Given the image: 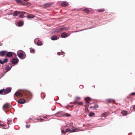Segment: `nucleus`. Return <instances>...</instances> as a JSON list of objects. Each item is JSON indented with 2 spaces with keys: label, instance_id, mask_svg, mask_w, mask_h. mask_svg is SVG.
<instances>
[{
  "label": "nucleus",
  "instance_id": "obj_10",
  "mask_svg": "<svg viewBox=\"0 0 135 135\" xmlns=\"http://www.w3.org/2000/svg\"><path fill=\"white\" fill-rule=\"evenodd\" d=\"M25 99H21L18 100V103L21 104H23L25 102Z\"/></svg>",
  "mask_w": 135,
  "mask_h": 135
},
{
  "label": "nucleus",
  "instance_id": "obj_36",
  "mask_svg": "<svg viewBox=\"0 0 135 135\" xmlns=\"http://www.w3.org/2000/svg\"><path fill=\"white\" fill-rule=\"evenodd\" d=\"M132 108L134 110H135V105L133 106V107L131 108V109L132 110Z\"/></svg>",
  "mask_w": 135,
  "mask_h": 135
},
{
  "label": "nucleus",
  "instance_id": "obj_17",
  "mask_svg": "<svg viewBox=\"0 0 135 135\" xmlns=\"http://www.w3.org/2000/svg\"><path fill=\"white\" fill-rule=\"evenodd\" d=\"M68 4L67 2H63L61 4V6L63 7H65Z\"/></svg>",
  "mask_w": 135,
  "mask_h": 135
},
{
  "label": "nucleus",
  "instance_id": "obj_3",
  "mask_svg": "<svg viewBox=\"0 0 135 135\" xmlns=\"http://www.w3.org/2000/svg\"><path fill=\"white\" fill-rule=\"evenodd\" d=\"M10 104L8 103H5L4 105H3V109H7L10 108Z\"/></svg>",
  "mask_w": 135,
  "mask_h": 135
},
{
  "label": "nucleus",
  "instance_id": "obj_12",
  "mask_svg": "<svg viewBox=\"0 0 135 135\" xmlns=\"http://www.w3.org/2000/svg\"><path fill=\"white\" fill-rule=\"evenodd\" d=\"M66 131V133L67 132H70V133L72 132H75V131L74 129H73V130H71L69 128H68L67 129H66L65 130Z\"/></svg>",
  "mask_w": 135,
  "mask_h": 135
},
{
  "label": "nucleus",
  "instance_id": "obj_13",
  "mask_svg": "<svg viewBox=\"0 0 135 135\" xmlns=\"http://www.w3.org/2000/svg\"><path fill=\"white\" fill-rule=\"evenodd\" d=\"M98 107L99 106L97 104H95L94 106H90V108H93L94 109H95L98 108Z\"/></svg>",
  "mask_w": 135,
  "mask_h": 135
},
{
  "label": "nucleus",
  "instance_id": "obj_53",
  "mask_svg": "<svg viewBox=\"0 0 135 135\" xmlns=\"http://www.w3.org/2000/svg\"><path fill=\"white\" fill-rule=\"evenodd\" d=\"M1 122L0 121V122Z\"/></svg>",
  "mask_w": 135,
  "mask_h": 135
},
{
  "label": "nucleus",
  "instance_id": "obj_39",
  "mask_svg": "<svg viewBox=\"0 0 135 135\" xmlns=\"http://www.w3.org/2000/svg\"><path fill=\"white\" fill-rule=\"evenodd\" d=\"M30 127V126L28 125H26V127L27 128H29Z\"/></svg>",
  "mask_w": 135,
  "mask_h": 135
},
{
  "label": "nucleus",
  "instance_id": "obj_26",
  "mask_svg": "<svg viewBox=\"0 0 135 135\" xmlns=\"http://www.w3.org/2000/svg\"><path fill=\"white\" fill-rule=\"evenodd\" d=\"M7 124L8 125H9L10 124H11V123L12 122V120H9V119H8L7 120Z\"/></svg>",
  "mask_w": 135,
  "mask_h": 135
},
{
  "label": "nucleus",
  "instance_id": "obj_37",
  "mask_svg": "<svg viewBox=\"0 0 135 135\" xmlns=\"http://www.w3.org/2000/svg\"><path fill=\"white\" fill-rule=\"evenodd\" d=\"M16 1L18 3H22V1L20 0H16Z\"/></svg>",
  "mask_w": 135,
  "mask_h": 135
},
{
  "label": "nucleus",
  "instance_id": "obj_43",
  "mask_svg": "<svg viewBox=\"0 0 135 135\" xmlns=\"http://www.w3.org/2000/svg\"><path fill=\"white\" fill-rule=\"evenodd\" d=\"M131 94L132 95H135V93H132Z\"/></svg>",
  "mask_w": 135,
  "mask_h": 135
},
{
  "label": "nucleus",
  "instance_id": "obj_5",
  "mask_svg": "<svg viewBox=\"0 0 135 135\" xmlns=\"http://www.w3.org/2000/svg\"><path fill=\"white\" fill-rule=\"evenodd\" d=\"M26 13L24 12H20V15H19V17L21 18H22L24 17V15Z\"/></svg>",
  "mask_w": 135,
  "mask_h": 135
},
{
  "label": "nucleus",
  "instance_id": "obj_1",
  "mask_svg": "<svg viewBox=\"0 0 135 135\" xmlns=\"http://www.w3.org/2000/svg\"><path fill=\"white\" fill-rule=\"evenodd\" d=\"M15 95L18 98L22 97L23 98L27 99L30 97L31 94L28 91L24 90L21 93L17 91L15 93Z\"/></svg>",
  "mask_w": 135,
  "mask_h": 135
},
{
  "label": "nucleus",
  "instance_id": "obj_22",
  "mask_svg": "<svg viewBox=\"0 0 135 135\" xmlns=\"http://www.w3.org/2000/svg\"><path fill=\"white\" fill-rule=\"evenodd\" d=\"M11 67L12 66L10 67L9 66H7L6 67L5 69L7 70V71H8L10 70Z\"/></svg>",
  "mask_w": 135,
  "mask_h": 135
},
{
  "label": "nucleus",
  "instance_id": "obj_46",
  "mask_svg": "<svg viewBox=\"0 0 135 135\" xmlns=\"http://www.w3.org/2000/svg\"><path fill=\"white\" fill-rule=\"evenodd\" d=\"M57 54L59 55H60V52H58L57 53Z\"/></svg>",
  "mask_w": 135,
  "mask_h": 135
},
{
  "label": "nucleus",
  "instance_id": "obj_11",
  "mask_svg": "<svg viewBox=\"0 0 135 135\" xmlns=\"http://www.w3.org/2000/svg\"><path fill=\"white\" fill-rule=\"evenodd\" d=\"M20 12L15 11L12 13V15L13 16H17L20 13Z\"/></svg>",
  "mask_w": 135,
  "mask_h": 135
},
{
  "label": "nucleus",
  "instance_id": "obj_29",
  "mask_svg": "<svg viewBox=\"0 0 135 135\" xmlns=\"http://www.w3.org/2000/svg\"><path fill=\"white\" fill-rule=\"evenodd\" d=\"M95 115V114L93 112L90 113L89 114V116L90 117H92Z\"/></svg>",
  "mask_w": 135,
  "mask_h": 135
},
{
  "label": "nucleus",
  "instance_id": "obj_51",
  "mask_svg": "<svg viewBox=\"0 0 135 135\" xmlns=\"http://www.w3.org/2000/svg\"><path fill=\"white\" fill-rule=\"evenodd\" d=\"M1 122L0 121V122Z\"/></svg>",
  "mask_w": 135,
  "mask_h": 135
},
{
  "label": "nucleus",
  "instance_id": "obj_7",
  "mask_svg": "<svg viewBox=\"0 0 135 135\" xmlns=\"http://www.w3.org/2000/svg\"><path fill=\"white\" fill-rule=\"evenodd\" d=\"M68 33L63 32L61 33V36L62 37L65 38L68 36Z\"/></svg>",
  "mask_w": 135,
  "mask_h": 135
},
{
  "label": "nucleus",
  "instance_id": "obj_42",
  "mask_svg": "<svg viewBox=\"0 0 135 135\" xmlns=\"http://www.w3.org/2000/svg\"><path fill=\"white\" fill-rule=\"evenodd\" d=\"M4 126V125H3V124H2L0 123V126L3 127Z\"/></svg>",
  "mask_w": 135,
  "mask_h": 135
},
{
  "label": "nucleus",
  "instance_id": "obj_18",
  "mask_svg": "<svg viewBox=\"0 0 135 135\" xmlns=\"http://www.w3.org/2000/svg\"><path fill=\"white\" fill-rule=\"evenodd\" d=\"M121 114L123 116L126 115L127 114V112L126 111L123 110L121 112Z\"/></svg>",
  "mask_w": 135,
  "mask_h": 135
},
{
  "label": "nucleus",
  "instance_id": "obj_32",
  "mask_svg": "<svg viewBox=\"0 0 135 135\" xmlns=\"http://www.w3.org/2000/svg\"><path fill=\"white\" fill-rule=\"evenodd\" d=\"M8 59H4L3 62L4 63L7 62L8 61Z\"/></svg>",
  "mask_w": 135,
  "mask_h": 135
},
{
  "label": "nucleus",
  "instance_id": "obj_44",
  "mask_svg": "<svg viewBox=\"0 0 135 135\" xmlns=\"http://www.w3.org/2000/svg\"><path fill=\"white\" fill-rule=\"evenodd\" d=\"M47 117V116H45L43 117L44 118H46Z\"/></svg>",
  "mask_w": 135,
  "mask_h": 135
},
{
  "label": "nucleus",
  "instance_id": "obj_21",
  "mask_svg": "<svg viewBox=\"0 0 135 135\" xmlns=\"http://www.w3.org/2000/svg\"><path fill=\"white\" fill-rule=\"evenodd\" d=\"M51 40H55L57 39V37L56 36H53L51 37Z\"/></svg>",
  "mask_w": 135,
  "mask_h": 135
},
{
  "label": "nucleus",
  "instance_id": "obj_16",
  "mask_svg": "<svg viewBox=\"0 0 135 135\" xmlns=\"http://www.w3.org/2000/svg\"><path fill=\"white\" fill-rule=\"evenodd\" d=\"M27 17L28 18H33L35 16L32 14H30L27 15Z\"/></svg>",
  "mask_w": 135,
  "mask_h": 135
},
{
  "label": "nucleus",
  "instance_id": "obj_25",
  "mask_svg": "<svg viewBox=\"0 0 135 135\" xmlns=\"http://www.w3.org/2000/svg\"><path fill=\"white\" fill-rule=\"evenodd\" d=\"M37 45H38L40 46L42 45V42L39 40H37Z\"/></svg>",
  "mask_w": 135,
  "mask_h": 135
},
{
  "label": "nucleus",
  "instance_id": "obj_31",
  "mask_svg": "<svg viewBox=\"0 0 135 135\" xmlns=\"http://www.w3.org/2000/svg\"><path fill=\"white\" fill-rule=\"evenodd\" d=\"M83 102H78L77 104L79 105H83Z\"/></svg>",
  "mask_w": 135,
  "mask_h": 135
},
{
  "label": "nucleus",
  "instance_id": "obj_28",
  "mask_svg": "<svg viewBox=\"0 0 135 135\" xmlns=\"http://www.w3.org/2000/svg\"><path fill=\"white\" fill-rule=\"evenodd\" d=\"M104 11H105V9H104L102 8V9H99L98 10V11L99 12H103Z\"/></svg>",
  "mask_w": 135,
  "mask_h": 135
},
{
  "label": "nucleus",
  "instance_id": "obj_20",
  "mask_svg": "<svg viewBox=\"0 0 135 135\" xmlns=\"http://www.w3.org/2000/svg\"><path fill=\"white\" fill-rule=\"evenodd\" d=\"M83 11L87 14H88L89 12V10L88 8H86L83 10Z\"/></svg>",
  "mask_w": 135,
  "mask_h": 135
},
{
  "label": "nucleus",
  "instance_id": "obj_15",
  "mask_svg": "<svg viewBox=\"0 0 135 135\" xmlns=\"http://www.w3.org/2000/svg\"><path fill=\"white\" fill-rule=\"evenodd\" d=\"M12 55V52H8L6 54V56L8 57H10Z\"/></svg>",
  "mask_w": 135,
  "mask_h": 135
},
{
  "label": "nucleus",
  "instance_id": "obj_49",
  "mask_svg": "<svg viewBox=\"0 0 135 135\" xmlns=\"http://www.w3.org/2000/svg\"><path fill=\"white\" fill-rule=\"evenodd\" d=\"M94 88H95V85H94Z\"/></svg>",
  "mask_w": 135,
  "mask_h": 135
},
{
  "label": "nucleus",
  "instance_id": "obj_34",
  "mask_svg": "<svg viewBox=\"0 0 135 135\" xmlns=\"http://www.w3.org/2000/svg\"><path fill=\"white\" fill-rule=\"evenodd\" d=\"M62 133L63 134H66V133L65 130H62Z\"/></svg>",
  "mask_w": 135,
  "mask_h": 135
},
{
  "label": "nucleus",
  "instance_id": "obj_33",
  "mask_svg": "<svg viewBox=\"0 0 135 135\" xmlns=\"http://www.w3.org/2000/svg\"><path fill=\"white\" fill-rule=\"evenodd\" d=\"M81 98L79 97H76L75 98V100H77L78 101V100L80 99Z\"/></svg>",
  "mask_w": 135,
  "mask_h": 135
},
{
  "label": "nucleus",
  "instance_id": "obj_27",
  "mask_svg": "<svg viewBox=\"0 0 135 135\" xmlns=\"http://www.w3.org/2000/svg\"><path fill=\"white\" fill-rule=\"evenodd\" d=\"M30 51L31 53H35V50L34 49H32L31 48H30Z\"/></svg>",
  "mask_w": 135,
  "mask_h": 135
},
{
  "label": "nucleus",
  "instance_id": "obj_2",
  "mask_svg": "<svg viewBox=\"0 0 135 135\" xmlns=\"http://www.w3.org/2000/svg\"><path fill=\"white\" fill-rule=\"evenodd\" d=\"M11 90V88H8L6 89H4L3 93L5 94H6L9 93Z\"/></svg>",
  "mask_w": 135,
  "mask_h": 135
},
{
  "label": "nucleus",
  "instance_id": "obj_14",
  "mask_svg": "<svg viewBox=\"0 0 135 135\" xmlns=\"http://www.w3.org/2000/svg\"><path fill=\"white\" fill-rule=\"evenodd\" d=\"M86 103H89V101L91 100V99L89 97H87L85 98Z\"/></svg>",
  "mask_w": 135,
  "mask_h": 135
},
{
  "label": "nucleus",
  "instance_id": "obj_23",
  "mask_svg": "<svg viewBox=\"0 0 135 135\" xmlns=\"http://www.w3.org/2000/svg\"><path fill=\"white\" fill-rule=\"evenodd\" d=\"M69 28L68 27L66 28H62L60 29V31H62L63 30L66 31L69 30Z\"/></svg>",
  "mask_w": 135,
  "mask_h": 135
},
{
  "label": "nucleus",
  "instance_id": "obj_24",
  "mask_svg": "<svg viewBox=\"0 0 135 135\" xmlns=\"http://www.w3.org/2000/svg\"><path fill=\"white\" fill-rule=\"evenodd\" d=\"M18 24L19 26H21L23 25V23L22 21H19L18 22Z\"/></svg>",
  "mask_w": 135,
  "mask_h": 135
},
{
  "label": "nucleus",
  "instance_id": "obj_40",
  "mask_svg": "<svg viewBox=\"0 0 135 135\" xmlns=\"http://www.w3.org/2000/svg\"><path fill=\"white\" fill-rule=\"evenodd\" d=\"M65 115L66 117H69L70 115L68 113H66L65 114Z\"/></svg>",
  "mask_w": 135,
  "mask_h": 135
},
{
  "label": "nucleus",
  "instance_id": "obj_4",
  "mask_svg": "<svg viewBox=\"0 0 135 135\" xmlns=\"http://www.w3.org/2000/svg\"><path fill=\"white\" fill-rule=\"evenodd\" d=\"M18 61V59H13L12 60V63L13 64H17Z\"/></svg>",
  "mask_w": 135,
  "mask_h": 135
},
{
  "label": "nucleus",
  "instance_id": "obj_52",
  "mask_svg": "<svg viewBox=\"0 0 135 135\" xmlns=\"http://www.w3.org/2000/svg\"><path fill=\"white\" fill-rule=\"evenodd\" d=\"M1 122L0 121V122Z\"/></svg>",
  "mask_w": 135,
  "mask_h": 135
},
{
  "label": "nucleus",
  "instance_id": "obj_19",
  "mask_svg": "<svg viewBox=\"0 0 135 135\" xmlns=\"http://www.w3.org/2000/svg\"><path fill=\"white\" fill-rule=\"evenodd\" d=\"M18 56L20 58H22L23 57V53H20L18 54Z\"/></svg>",
  "mask_w": 135,
  "mask_h": 135
},
{
  "label": "nucleus",
  "instance_id": "obj_41",
  "mask_svg": "<svg viewBox=\"0 0 135 135\" xmlns=\"http://www.w3.org/2000/svg\"><path fill=\"white\" fill-rule=\"evenodd\" d=\"M49 5V4H45V6L46 7H48Z\"/></svg>",
  "mask_w": 135,
  "mask_h": 135
},
{
  "label": "nucleus",
  "instance_id": "obj_6",
  "mask_svg": "<svg viewBox=\"0 0 135 135\" xmlns=\"http://www.w3.org/2000/svg\"><path fill=\"white\" fill-rule=\"evenodd\" d=\"M109 114V113L108 112H105L104 113L102 114H101V116L102 117H105L108 116Z\"/></svg>",
  "mask_w": 135,
  "mask_h": 135
},
{
  "label": "nucleus",
  "instance_id": "obj_48",
  "mask_svg": "<svg viewBox=\"0 0 135 135\" xmlns=\"http://www.w3.org/2000/svg\"><path fill=\"white\" fill-rule=\"evenodd\" d=\"M23 0L25 1H29V0Z\"/></svg>",
  "mask_w": 135,
  "mask_h": 135
},
{
  "label": "nucleus",
  "instance_id": "obj_38",
  "mask_svg": "<svg viewBox=\"0 0 135 135\" xmlns=\"http://www.w3.org/2000/svg\"><path fill=\"white\" fill-rule=\"evenodd\" d=\"M0 64H3V62L1 60H0Z\"/></svg>",
  "mask_w": 135,
  "mask_h": 135
},
{
  "label": "nucleus",
  "instance_id": "obj_47",
  "mask_svg": "<svg viewBox=\"0 0 135 135\" xmlns=\"http://www.w3.org/2000/svg\"><path fill=\"white\" fill-rule=\"evenodd\" d=\"M88 105H85V107H88Z\"/></svg>",
  "mask_w": 135,
  "mask_h": 135
},
{
  "label": "nucleus",
  "instance_id": "obj_30",
  "mask_svg": "<svg viewBox=\"0 0 135 135\" xmlns=\"http://www.w3.org/2000/svg\"><path fill=\"white\" fill-rule=\"evenodd\" d=\"M4 89L0 90V94H2V93H3V91H4Z\"/></svg>",
  "mask_w": 135,
  "mask_h": 135
},
{
  "label": "nucleus",
  "instance_id": "obj_50",
  "mask_svg": "<svg viewBox=\"0 0 135 135\" xmlns=\"http://www.w3.org/2000/svg\"><path fill=\"white\" fill-rule=\"evenodd\" d=\"M1 122L0 121V122Z\"/></svg>",
  "mask_w": 135,
  "mask_h": 135
},
{
  "label": "nucleus",
  "instance_id": "obj_9",
  "mask_svg": "<svg viewBox=\"0 0 135 135\" xmlns=\"http://www.w3.org/2000/svg\"><path fill=\"white\" fill-rule=\"evenodd\" d=\"M6 52V51H2L0 52V56H4Z\"/></svg>",
  "mask_w": 135,
  "mask_h": 135
},
{
  "label": "nucleus",
  "instance_id": "obj_45",
  "mask_svg": "<svg viewBox=\"0 0 135 135\" xmlns=\"http://www.w3.org/2000/svg\"><path fill=\"white\" fill-rule=\"evenodd\" d=\"M38 120H44V119H42V118H40V119H39Z\"/></svg>",
  "mask_w": 135,
  "mask_h": 135
},
{
  "label": "nucleus",
  "instance_id": "obj_8",
  "mask_svg": "<svg viewBox=\"0 0 135 135\" xmlns=\"http://www.w3.org/2000/svg\"><path fill=\"white\" fill-rule=\"evenodd\" d=\"M107 103H111L112 102L113 103H115V101L114 100L111 99H107Z\"/></svg>",
  "mask_w": 135,
  "mask_h": 135
},
{
  "label": "nucleus",
  "instance_id": "obj_35",
  "mask_svg": "<svg viewBox=\"0 0 135 135\" xmlns=\"http://www.w3.org/2000/svg\"><path fill=\"white\" fill-rule=\"evenodd\" d=\"M74 104H77L78 101L77 100H75V101L74 102Z\"/></svg>",
  "mask_w": 135,
  "mask_h": 135
}]
</instances>
